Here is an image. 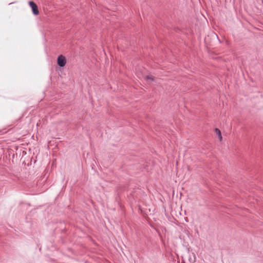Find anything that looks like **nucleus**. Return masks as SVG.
I'll return each instance as SVG.
<instances>
[{"label": "nucleus", "instance_id": "1", "mask_svg": "<svg viewBox=\"0 0 263 263\" xmlns=\"http://www.w3.org/2000/svg\"><path fill=\"white\" fill-rule=\"evenodd\" d=\"M66 63V58L63 55H60L58 58V64L60 67H64Z\"/></svg>", "mask_w": 263, "mask_h": 263}, {"label": "nucleus", "instance_id": "2", "mask_svg": "<svg viewBox=\"0 0 263 263\" xmlns=\"http://www.w3.org/2000/svg\"><path fill=\"white\" fill-rule=\"evenodd\" d=\"M30 6L32 8V12L35 15H37L39 13L37 5L32 1L29 3Z\"/></svg>", "mask_w": 263, "mask_h": 263}, {"label": "nucleus", "instance_id": "3", "mask_svg": "<svg viewBox=\"0 0 263 263\" xmlns=\"http://www.w3.org/2000/svg\"><path fill=\"white\" fill-rule=\"evenodd\" d=\"M188 263H195L196 261V256L194 253H188Z\"/></svg>", "mask_w": 263, "mask_h": 263}, {"label": "nucleus", "instance_id": "4", "mask_svg": "<svg viewBox=\"0 0 263 263\" xmlns=\"http://www.w3.org/2000/svg\"><path fill=\"white\" fill-rule=\"evenodd\" d=\"M215 132L216 135L218 136V138H219V140L221 141L222 140V136H221L220 130L218 128H216L215 129Z\"/></svg>", "mask_w": 263, "mask_h": 263}, {"label": "nucleus", "instance_id": "5", "mask_svg": "<svg viewBox=\"0 0 263 263\" xmlns=\"http://www.w3.org/2000/svg\"><path fill=\"white\" fill-rule=\"evenodd\" d=\"M145 79L147 81H152L154 80V79L152 76H147L145 77Z\"/></svg>", "mask_w": 263, "mask_h": 263}]
</instances>
